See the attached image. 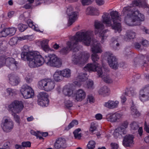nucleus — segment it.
<instances>
[{
  "label": "nucleus",
  "mask_w": 149,
  "mask_h": 149,
  "mask_svg": "<svg viewBox=\"0 0 149 149\" xmlns=\"http://www.w3.org/2000/svg\"><path fill=\"white\" fill-rule=\"evenodd\" d=\"M94 32L91 30H88L85 31L77 32L75 35L69 38V41L67 42V47H64L61 49L60 52L63 54H66L70 51H76L77 45L79 42L84 41L85 45L89 46L91 41L93 38Z\"/></svg>",
  "instance_id": "1"
},
{
  "label": "nucleus",
  "mask_w": 149,
  "mask_h": 149,
  "mask_svg": "<svg viewBox=\"0 0 149 149\" xmlns=\"http://www.w3.org/2000/svg\"><path fill=\"white\" fill-rule=\"evenodd\" d=\"M21 56L22 60L27 61L29 67L32 68H38L45 62L48 65L59 68L62 65V59L58 56Z\"/></svg>",
  "instance_id": "2"
},
{
  "label": "nucleus",
  "mask_w": 149,
  "mask_h": 149,
  "mask_svg": "<svg viewBox=\"0 0 149 149\" xmlns=\"http://www.w3.org/2000/svg\"><path fill=\"white\" fill-rule=\"evenodd\" d=\"M123 12L124 14H127V16H132V19L130 17H126L125 18V21L126 24L130 26L140 25L141 22L145 20L144 15L140 13L139 10L133 11L131 7L130 6L124 7Z\"/></svg>",
  "instance_id": "3"
},
{
  "label": "nucleus",
  "mask_w": 149,
  "mask_h": 149,
  "mask_svg": "<svg viewBox=\"0 0 149 149\" xmlns=\"http://www.w3.org/2000/svg\"><path fill=\"white\" fill-rule=\"evenodd\" d=\"M110 15L113 24H112L110 15L107 13H104L102 16L103 23L107 26H111L112 28L115 30L116 33H120L122 31V28L120 23L118 22L120 21V18L119 16L118 12L116 11H113L110 13Z\"/></svg>",
  "instance_id": "4"
},
{
  "label": "nucleus",
  "mask_w": 149,
  "mask_h": 149,
  "mask_svg": "<svg viewBox=\"0 0 149 149\" xmlns=\"http://www.w3.org/2000/svg\"><path fill=\"white\" fill-rule=\"evenodd\" d=\"M24 106L23 103L21 101L15 100L8 106V110L12 113L14 118L15 122L19 124L20 119L19 116L15 113H19L23 109Z\"/></svg>",
  "instance_id": "5"
},
{
  "label": "nucleus",
  "mask_w": 149,
  "mask_h": 149,
  "mask_svg": "<svg viewBox=\"0 0 149 149\" xmlns=\"http://www.w3.org/2000/svg\"><path fill=\"white\" fill-rule=\"evenodd\" d=\"M91 59L93 62V64H88L84 68L89 72L91 71H96L99 77H102V71L101 68L98 66L99 63L96 62L100 60L99 56H91Z\"/></svg>",
  "instance_id": "6"
},
{
  "label": "nucleus",
  "mask_w": 149,
  "mask_h": 149,
  "mask_svg": "<svg viewBox=\"0 0 149 149\" xmlns=\"http://www.w3.org/2000/svg\"><path fill=\"white\" fill-rule=\"evenodd\" d=\"M55 86L54 81L49 78H45L38 82V87L47 91H50L53 89Z\"/></svg>",
  "instance_id": "7"
},
{
  "label": "nucleus",
  "mask_w": 149,
  "mask_h": 149,
  "mask_svg": "<svg viewBox=\"0 0 149 149\" xmlns=\"http://www.w3.org/2000/svg\"><path fill=\"white\" fill-rule=\"evenodd\" d=\"M18 62L15 61L12 57L6 58L5 56H0V67L5 64L11 70H14L17 68V65Z\"/></svg>",
  "instance_id": "8"
},
{
  "label": "nucleus",
  "mask_w": 149,
  "mask_h": 149,
  "mask_svg": "<svg viewBox=\"0 0 149 149\" xmlns=\"http://www.w3.org/2000/svg\"><path fill=\"white\" fill-rule=\"evenodd\" d=\"M94 26L95 28V35H98L100 37H101L102 41H103L105 38L107 37L106 33L108 31L107 30H103L104 28V25L97 20L95 21Z\"/></svg>",
  "instance_id": "9"
},
{
  "label": "nucleus",
  "mask_w": 149,
  "mask_h": 149,
  "mask_svg": "<svg viewBox=\"0 0 149 149\" xmlns=\"http://www.w3.org/2000/svg\"><path fill=\"white\" fill-rule=\"evenodd\" d=\"M20 92L25 99L32 98L34 96V91L29 86L26 84L23 85L21 87Z\"/></svg>",
  "instance_id": "10"
},
{
  "label": "nucleus",
  "mask_w": 149,
  "mask_h": 149,
  "mask_svg": "<svg viewBox=\"0 0 149 149\" xmlns=\"http://www.w3.org/2000/svg\"><path fill=\"white\" fill-rule=\"evenodd\" d=\"M48 95L45 92H40L38 95V103L39 105L42 107H47L49 104Z\"/></svg>",
  "instance_id": "11"
},
{
  "label": "nucleus",
  "mask_w": 149,
  "mask_h": 149,
  "mask_svg": "<svg viewBox=\"0 0 149 149\" xmlns=\"http://www.w3.org/2000/svg\"><path fill=\"white\" fill-rule=\"evenodd\" d=\"M1 127L3 130L6 132L11 131L14 127L13 121L10 119L4 118L2 121Z\"/></svg>",
  "instance_id": "12"
},
{
  "label": "nucleus",
  "mask_w": 149,
  "mask_h": 149,
  "mask_svg": "<svg viewBox=\"0 0 149 149\" xmlns=\"http://www.w3.org/2000/svg\"><path fill=\"white\" fill-rule=\"evenodd\" d=\"M139 98L142 102L149 100V85L145 86L139 92Z\"/></svg>",
  "instance_id": "13"
},
{
  "label": "nucleus",
  "mask_w": 149,
  "mask_h": 149,
  "mask_svg": "<svg viewBox=\"0 0 149 149\" xmlns=\"http://www.w3.org/2000/svg\"><path fill=\"white\" fill-rule=\"evenodd\" d=\"M22 51L21 54V56H42L39 54V53L38 52L29 51V47L27 45H25L22 48Z\"/></svg>",
  "instance_id": "14"
},
{
  "label": "nucleus",
  "mask_w": 149,
  "mask_h": 149,
  "mask_svg": "<svg viewBox=\"0 0 149 149\" xmlns=\"http://www.w3.org/2000/svg\"><path fill=\"white\" fill-rule=\"evenodd\" d=\"M88 56H74L72 60L73 63L79 65H82L88 62Z\"/></svg>",
  "instance_id": "15"
},
{
  "label": "nucleus",
  "mask_w": 149,
  "mask_h": 149,
  "mask_svg": "<svg viewBox=\"0 0 149 149\" xmlns=\"http://www.w3.org/2000/svg\"><path fill=\"white\" fill-rule=\"evenodd\" d=\"M66 142L65 139L63 138H59L56 140L54 145V149L64 148L66 147Z\"/></svg>",
  "instance_id": "16"
},
{
  "label": "nucleus",
  "mask_w": 149,
  "mask_h": 149,
  "mask_svg": "<svg viewBox=\"0 0 149 149\" xmlns=\"http://www.w3.org/2000/svg\"><path fill=\"white\" fill-rule=\"evenodd\" d=\"M122 113H114L108 114L107 116V120L111 122H116L123 116Z\"/></svg>",
  "instance_id": "17"
},
{
  "label": "nucleus",
  "mask_w": 149,
  "mask_h": 149,
  "mask_svg": "<svg viewBox=\"0 0 149 149\" xmlns=\"http://www.w3.org/2000/svg\"><path fill=\"white\" fill-rule=\"evenodd\" d=\"M117 61L115 56H108L107 58V61L110 67L115 70L118 69V66Z\"/></svg>",
  "instance_id": "18"
},
{
  "label": "nucleus",
  "mask_w": 149,
  "mask_h": 149,
  "mask_svg": "<svg viewBox=\"0 0 149 149\" xmlns=\"http://www.w3.org/2000/svg\"><path fill=\"white\" fill-rule=\"evenodd\" d=\"M126 130H124L121 127H118L115 129L113 133V135L115 138H121L123 135H125L126 133Z\"/></svg>",
  "instance_id": "19"
},
{
  "label": "nucleus",
  "mask_w": 149,
  "mask_h": 149,
  "mask_svg": "<svg viewBox=\"0 0 149 149\" xmlns=\"http://www.w3.org/2000/svg\"><path fill=\"white\" fill-rule=\"evenodd\" d=\"M70 8L67 9L66 12L69 16V19L68 21V26L71 25L76 20L77 15V12H73L70 14L68 13L69 11Z\"/></svg>",
  "instance_id": "20"
},
{
  "label": "nucleus",
  "mask_w": 149,
  "mask_h": 149,
  "mask_svg": "<svg viewBox=\"0 0 149 149\" xmlns=\"http://www.w3.org/2000/svg\"><path fill=\"white\" fill-rule=\"evenodd\" d=\"M75 95V100L77 101H81L85 97L86 93L84 91L80 89L76 91Z\"/></svg>",
  "instance_id": "21"
},
{
  "label": "nucleus",
  "mask_w": 149,
  "mask_h": 149,
  "mask_svg": "<svg viewBox=\"0 0 149 149\" xmlns=\"http://www.w3.org/2000/svg\"><path fill=\"white\" fill-rule=\"evenodd\" d=\"M9 83L12 86L17 85L20 81L19 78L13 74H10L8 75Z\"/></svg>",
  "instance_id": "22"
},
{
  "label": "nucleus",
  "mask_w": 149,
  "mask_h": 149,
  "mask_svg": "<svg viewBox=\"0 0 149 149\" xmlns=\"http://www.w3.org/2000/svg\"><path fill=\"white\" fill-rule=\"evenodd\" d=\"M133 137L132 135H128L126 136L123 139V144L126 147L131 146L133 143Z\"/></svg>",
  "instance_id": "23"
},
{
  "label": "nucleus",
  "mask_w": 149,
  "mask_h": 149,
  "mask_svg": "<svg viewBox=\"0 0 149 149\" xmlns=\"http://www.w3.org/2000/svg\"><path fill=\"white\" fill-rule=\"evenodd\" d=\"M119 102L118 101H113L109 100L107 102L104 103V106L109 109H113L117 108L118 106Z\"/></svg>",
  "instance_id": "24"
},
{
  "label": "nucleus",
  "mask_w": 149,
  "mask_h": 149,
  "mask_svg": "<svg viewBox=\"0 0 149 149\" xmlns=\"http://www.w3.org/2000/svg\"><path fill=\"white\" fill-rule=\"evenodd\" d=\"M73 90L72 88L69 85H66L63 88V92L65 96L69 97L72 96L73 94Z\"/></svg>",
  "instance_id": "25"
},
{
  "label": "nucleus",
  "mask_w": 149,
  "mask_h": 149,
  "mask_svg": "<svg viewBox=\"0 0 149 149\" xmlns=\"http://www.w3.org/2000/svg\"><path fill=\"white\" fill-rule=\"evenodd\" d=\"M91 51L93 53L91 56H98L95 55L97 53H101L102 51L100 47V44L97 43V44H94L91 46Z\"/></svg>",
  "instance_id": "26"
},
{
  "label": "nucleus",
  "mask_w": 149,
  "mask_h": 149,
  "mask_svg": "<svg viewBox=\"0 0 149 149\" xmlns=\"http://www.w3.org/2000/svg\"><path fill=\"white\" fill-rule=\"evenodd\" d=\"M85 74L81 73L78 76L77 80L78 81H75L74 82L76 85L80 86L81 85L80 82L84 81L86 80L87 78Z\"/></svg>",
  "instance_id": "27"
},
{
  "label": "nucleus",
  "mask_w": 149,
  "mask_h": 149,
  "mask_svg": "<svg viewBox=\"0 0 149 149\" xmlns=\"http://www.w3.org/2000/svg\"><path fill=\"white\" fill-rule=\"evenodd\" d=\"M86 12L88 15H98L99 11L95 8L92 7H88L86 10Z\"/></svg>",
  "instance_id": "28"
},
{
  "label": "nucleus",
  "mask_w": 149,
  "mask_h": 149,
  "mask_svg": "<svg viewBox=\"0 0 149 149\" xmlns=\"http://www.w3.org/2000/svg\"><path fill=\"white\" fill-rule=\"evenodd\" d=\"M132 4L134 6H139L143 8L148 7V5L146 3H143L140 0H134L132 1Z\"/></svg>",
  "instance_id": "29"
},
{
  "label": "nucleus",
  "mask_w": 149,
  "mask_h": 149,
  "mask_svg": "<svg viewBox=\"0 0 149 149\" xmlns=\"http://www.w3.org/2000/svg\"><path fill=\"white\" fill-rule=\"evenodd\" d=\"M48 42L49 40L46 39L43 40L40 42V45L42 48L45 52H47L49 50V48L48 45Z\"/></svg>",
  "instance_id": "30"
},
{
  "label": "nucleus",
  "mask_w": 149,
  "mask_h": 149,
  "mask_svg": "<svg viewBox=\"0 0 149 149\" xmlns=\"http://www.w3.org/2000/svg\"><path fill=\"white\" fill-rule=\"evenodd\" d=\"M109 90L106 86H104L101 88L98 91V93L100 95L105 96L108 94Z\"/></svg>",
  "instance_id": "31"
},
{
  "label": "nucleus",
  "mask_w": 149,
  "mask_h": 149,
  "mask_svg": "<svg viewBox=\"0 0 149 149\" xmlns=\"http://www.w3.org/2000/svg\"><path fill=\"white\" fill-rule=\"evenodd\" d=\"M54 79L57 81H59L62 80V76L61 75V70H57L53 75Z\"/></svg>",
  "instance_id": "32"
},
{
  "label": "nucleus",
  "mask_w": 149,
  "mask_h": 149,
  "mask_svg": "<svg viewBox=\"0 0 149 149\" xmlns=\"http://www.w3.org/2000/svg\"><path fill=\"white\" fill-rule=\"evenodd\" d=\"M61 75L63 77L68 78L71 75V70L69 69H65L61 70Z\"/></svg>",
  "instance_id": "33"
},
{
  "label": "nucleus",
  "mask_w": 149,
  "mask_h": 149,
  "mask_svg": "<svg viewBox=\"0 0 149 149\" xmlns=\"http://www.w3.org/2000/svg\"><path fill=\"white\" fill-rule=\"evenodd\" d=\"M78 124V122L77 120H74L71 122L68 126L65 127L64 130L66 131H68L74 126L77 125Z\"/></svg>",
  "instance_id": "34"
},
{
  "label": "nucleus",
  "mask_w": 149,
  "mask_h": 149,
  "mask_svg": "<svg viewBox=\"0 0 149 149\" xmlns=\"http://www.w3.org/2000/svg\"><path fill=\"white\" fill-rule=\"evenodd\" d=\"M126 36L129 39H133L135 37L136 33L131 30H128L126 32Z\"/></svg>",
  "instance_id": "35"
},
{
  "label": "nucleus",
  "mask_w": 149,
  "mask_h": 149,
  "mask_svg": "<svg viewBox=\"0 0 149 149\" xmlns=\"http://www.w3.org/2000/svg\"><path fill=\"white\" fill-rule=\"evenodd\" d=\"M131 113L132 115H139V112L137 111L136 106L134 104V102L132 101V105L130 108Z\"/></svg>",
  "instance_id": "36"
},
{
  "label": "nucleus",
  "mask_w": 149,
  "mask_h": 149,
  "mask_svg": "<svg viewBox=\"0 0 149 149\" xmlns=\"http://www.w3.org/2000/svg\"><path fill=\"white\" fill-rule=\"evenodd\" d=\"M8 35L13 36L15 33L17 31V29L14 27L7 28Z\"/></svg>",
  "instance_id": "37"
},
{
  "label": "nucleus",
  "mask_w": 149,
  "mask_h": 149,
  "mask_svg": "<svg viewBox=\"0 0 149 149\" xmlns=\"http://www.w3.org/2000/svg\"><path fill=\"white\" fill-rule=\"evenodd\" d=\"M28 27V25L20 23L18 25L17 28L20 32H22L24 31Z\"/></svg>",
  "instance_id": "38"
},
{
  "label": "nucleus",
  "mask_w": 149,
  "mask_h": 149,
  "mask_svg": "<svg viewBox=\"0 0 149 149\" xmlns=\"http://www.w3.org/2000/svg\"><path fill=\"white\" fill-rule=\"evenodd\" d=\"M81 130L80 128H78L75 130L73 132V134L74 136L75 139H81V134L79 133V132H80Z\"/></svg>",
  "instance_id": "39"
},
{
  "label": "nucleus",
  "mask_w": 149,
  "mask_h": 149,
  "mask_svg": "<svg viewBox=\"0 0 149 149\" xmlns=\"http://www.w3.org/2000/svg\"><path fill=\"white\" fill-rule=\"evenodd\" d=\"M8 30L7 28H5L0 31V38L2 37H6L8 36Z\"/></svg>",
  "instance_id": "40"
},
{
  "label": "nucleus",
  "mask_w": 149,
  "mask_h": 149,
  "mask_svg": "<svg viewBox=\"0 0 149 149\" xmlns=\"http://www.w3.org/2000/svg\"><path fill=\"white\" fill-rule=\"evenodd\" d=\"M95 142L93 141H91L88 144L86 149H93L95 147Z\"/></svg>",
  "instance_id": "41"
},
{
  "label": "nucleus",
  "mask_w": 149,
  "mask_h": 149,
  "mask_svg": "<svg viewBox=\"0 0 149 149\" xmlns=\"http://www.w3.org/2000/svg\"><path fill=\"white\" fill-rule=\"evenodd\" d=\"M6 91L8 94L10 96L14 95L17 93L16 90L15 89L9 88L7 89Z\"/></svg>",
  "instance_id": "42"
},
{
  "label": "nucleus",
  "mask_w": 149,
  "mask_h": 149,
  "mask_svg": "<svg viewBox=\"0 0 149 149\" xmlns=\"http://www.w3.org/2000/svg\"><path fill=\"white\" fill-rule=\"evenodd\" d=\"M97 127V125L96 123L93 122L91 124V127L90 128V131L91 133L96 131Z\"/></svg>",
  "instance_id": "43"
},
{
  "label": "nucleus",
  "mask_w": 149,
  "mask_h": 149,
  "mask_svg": "<svg viewBox=\"0 0 149 149\" xmlns=\"http://www.w3.org/2000/svg\"><path fill=\"white\" fill-rule=\"evenodd\" d=\"M17 37H13L10 40L9 44L11 46L15 45L17 44Z\"/></svg>",
  "instance_id": "44"
},
{
  "label": "nucleus",
  "mask_w": 149,
  "mask_h": 149,
  "mask_svg": "<svg viewBox=\"0 0 149 149\" xmlns=\"http://www.w3.org/2000/svg\"><path fill=\"white\" fill-rule=\"evenodd\" d=\"M128 125L129 123L128 121L126 120L121 122L119 127L124 128V130H126V129L127 128Z\"/></svg>",
  "instance_id": "45"
},
{
  "label": "nucleus",
  "mask_w": 149,
  "mask_h": 149,
  "mask_svg": "<svg viewBox=\"0 0 149 149\" xmlns=\"http://www.w3.org/2000/svg\"><path fill=\"white\" fill-rule=\"evenodd\" d=\"M130 127L133 130H136L139 128L138 123L136 122H133L130 125Z\"/></svg>",
  "instance_id": "46"
},
{
  "label": "nucleus",
  "mask_w": 149,
  "mask_h": 149,
  "mask_svg": "<svg viewBox=\"0 0 149 149\" xmlns=\"http://www.w3.org/2000/svg\"><path fill=\"white\" fill-rule=\"evenodd\" d=\"M64 104L66 107L68 108L71 107L73 105L72 102L69 100L65 101L64 102Z\"/></svg>",
  "instance_id": "47"
},
{
  "label": "nucleus",
  "mask_w": 149,
  "mask_h": 149,
  "mask_svg": "<svg viewBox=\"0 0 149 149\" xmlns=\"http://www.w3.org/2000/svg\"><path fill=\"white\" fill-rule=\"evenodd\" d=\"M27 23L28 26L33 29H35V26L33 24V21L31 19H29L27 21Z\"/></svg>",
  "instance_id": "48"
},
{
  "label": "nucleus",
  "mask_w": 149,
  "mask_h": 149,
  "mask_svg": "<svg viewBox=\"0 0 149 149\" xmlns=\"http://www.w3.org/2000/svg\"><path fill=\"white\" fill-rule=\"evenodd\" d=\"M22 147H30L31 146V143L30 141H24L22 143Z\"/></svg>",
  "instance_id": "49"
},
{
  "label": "nucleus",
  "mask_w": 149,
  "mask_h": 149,
  "mask_svg": "<svg viewBox=\"0 0 149 149\" xmlns=\"http://www.w3.org/2000/svg\"><path fill=\"white\" fill-rule=\"evenodd\" d=\"M87 87L88 88H93V81L90 80L87 82Z\"/></svg>",
  "instance_id": "50"
},
{
  "label": "nucleus",
  "mask_w": 149,
  "mask_h": 149,
  "mask_svg": "<svg viewBox=\"0 0 149 149\" xmlns=\"http://www.w3.org/2000/svg\"><path fill=\"white\" fill-rule=\"evenodd\" d=\"M103 80L105 82L107 83H110L112 82V80L108 76L104 77L103 78Z\"/></svg>",
  "instance_id": "51"
},
{
  "label": "nucleus",
  "mask_w": 149,
  "mask_h": 149,
  "mask_svg": "<svg viewBox=\"0 0 149 149\" xmlns=\"http://www.w3.org/2000/svg\"><path fill=\"white\" fill-rule=\"evenodd\" d=\"M81 2L83 6L89 5L91 3V0H81Z\"/></svg>",
  "instance_id": "52"
},
{
  "label": "nucleus",
  "mask_w": 149,
  "mask_h": 149,
  "mask_svg": "<svg viewBox=\"0 0 149 149\" xmlns=\"http://www.w3.org/2000/svg\"><path fill=\"white\" fill-rule=\"evenodd\" d=\"M110 145L112 149H117L118 148V144L115 143H111Z\"/></svg>",
  "instance_id": "53"
},
{
  "label": "nucleus",
  "mask_w": 149,
  "mask_h": 149,
  "mask_svg": "<svg viewBox=\"0 0 149 149\" xmlns=\"http://www.w3.org/2000/svg\"><path fill=\"white\" fill-rule=\"evenodd\" d=\"M87 100L89 101L90 103L93 102L94 98L93 97L92 95H89L88 96Z\"/></svg>",
  "instance_id": "54"
},
{
  "label": "nucleus",
  "mask_w": 149,
  "mask_h": 149,
  "mask_svg": "<svg viewBox=\"0 0 149 149\" xmlns=\"http://www.w3.org/2000/svg\"><path fill=\"white\" fill-rule=\"evenodd\" d=\"M47 0H35V1L37 5H40L41 3H45Z\"/></svg>",
  "instance_id": "55"
},
{
  "label": "nucleus",
  "mask_w": 149,
  "mask_h": 149,
  "mask_svg": "<svg viewBox=\"0 0 149 149\" xmlns=\"http://www.w3.org/2000/svg\"><path fill=\"white\" fill-rule=\"evenodd\" d=\"M29 36H24L22 37H19L18 39L21 40H23L28 39L29 38Z\"/></svg>",
  "instance_id": "56"
},
{
  "label": "nucleus",
  "mask_w": 149,
  "mask_h": 149,
  "mask_svg": "<svg viewBox=\"0 0 149 149\" xmlns=\"http://www.w3.org/2000/svg\"><path fill=\"white\" fill-rule=\"evenodd\" d=\"M96 1L97 4L99 6L102 5L104 3V0H96Z\"/></svg>",
  "instance_id": "57"
},
{
  "label": "nucleus",
  "mask_w": 149,
  "mask_h": 149,
  "mask_svg": "<svg viewBox=\"0 0 149 149\" xmlns=\"http://www.w3.org/2000/svg\"><path fill=\"white\" fill-rule=\"evenodd\" d=\"M144 129L146 132L149 133V125H147V123L145 122L144 124Z\"/></svg>",
  "instance_id": "58"
},
{
  "label": "nucleus",
  "mask_w": 149,
  "mask_h": 149,
  "mask_svg": "<svg viewBox=\"0 0 149 149\" xmlns=\"http://www.w3.org/2000/svg\"><path fill=\"white\" fill-rule=\"evenodd\" d=\"M95 118L97 120H100L102 118V116L101 114L97 113L95 115Z\"/></svg>",
  "instance_id": "59"
},
{
  "label": "nucleus",
  "mask_w": 149,
  "mask_h": 149,
  "mask_svg": "<svg viewBox=\"0 0 149 149\" xmlns=\"http://www.w3.org/2000/svg\"><path fill=\"white\" fill-rule=\"evenodd\" d=\"M142 44L144 46H147L149 44V42L146 40H144L142 41Z\"/></svg>",
  "instance_id": "60"
},
{
  "label": "nucleus",
  "mask_w": 149,
  "mask_h": 149,
  "mask_svg": "<svg viewBox=\"0 0 149 149\" xmlns=\"http://www.w3.org/2000/svg\"><path fill=\"white\" fill-rule=\"evenodd\" d=\"M25 79L26 82L28 83H30L32 80V78L29 76L26 77L25 78Z\"/></svg>",
  "instance_id": "61"
},
{
  "label": "nucleus",
  "mask_w": 149,
  "mask_h": 149,
  "mask_svg": "<svg viewBox=\"0 0 149 149\" xmlns=\"http://www.w3.org/2000/svg\"><path fill=\"white\" fill-rule=\"evenodd\" d=\"M143 57L144 59L143 62L144 63H147V62H149V56H142Z\"/></svg>",
  "instance_id": "62"
},
{
  "label": "nucleus",
  "mask_w": 149,
  "mask_h": 149,
  "mask_svg": "<svg viewBox=\"0 0 149 149\" xmlns=\"http://www.w3.org/2000/svg\"><path fill=\"white\" fill-rule=\"evenodd\" d=\"M121 101L122 103H124L126 101L127 99L126 97L123 95H122L121 97Z\"/></svg>",
  "instance_id": "63"
},
{
  "label": "nucleus",
  "mask_w": 149,
  "mask_h": 149,
  "mask_svg": "<svg viewBox=\"0 0 149 149\" xmlns=\"http://www.w3.org/2000/svg\"><path fill=\"white\" fill-rule=\"evenodd\" d=\"M135 94V92L133 90H130L128 91V95L129 96H132L134 95Z\"/></svg>",
  "instance_id": "64"
}]
</instances>
